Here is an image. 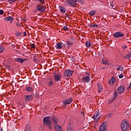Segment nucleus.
I'll return each instance as SVG.
<instances>
[{"mask_svg":"<svg viewBox=\"0 0 131 131\" xmlns=\"http://www.w3.org/2000/svg\"><path fill=\"white\" fill-rule=\"evenodd\" d=\"M77 2L80 3L81 5L84 3V0H66L64 3L66 5H67L68 6L75 8V7L77 6Z\"/></svg>","mask_w":131,"mask_h":131,"instance_id":"f257e3e1","label":"nucleus"},{"mask_svg":"<svg viewBox=\"0 0 131 131\" xmlns=\"http://www.w3.org/2000/svg\"><path fill=\"white\" fill-rule=\"evenodd\" d=\"M43 123L46 126H48L49 129H53V125H52V121L50 119V117H46L43 118Z\"/></svg>","mask_w":131,"mask_h":131,"instance_id":"f03ea898","label":"nucleus"},{"mask_svg":"<svg viewBox=\"0 0 131 131\" xmlns=\"http://www.w3.org/2000/svg\"><path fill=\"white\" fill-rule=\"evenodd\" d=\"M129 129V124L125 120H122L121 124V129L122 131H127Z\"/></svg>","mask_w":131,"mask_h":131,"instance_id":"7ed1b4c3","label":"nucleus"},{"mask_svg":"<svg viewBox=\"0 0 131 131\" xmlns=\"http://www.w3.org/2000/svg\"><path fill=\"white\" fill-rule=\"evenodd\" d=\"M36 9L37 11L40 12V13H43V12L46 11V7L43 6V4H38L36 6Z\"/></svg>","mask_w":131,"mask_h":131,"instance_id":"20e7f679","label":"nucleus"},{"mask_svg":"<svg viewBox=\"0 0 131 131\" xmlns=\"http://www.w3.org/2000/svg\"><path fill=\"white\" fill-rule=\"evenodd\" d=\"M85 75L84 77L82 79L83 82H89L91 80V78L90 77V73L86 72L85 73Z\"/></svg>","mask_w":131,"mask_h":131,"instance_id":"39448f33","label":"nucleus"},{"mask_svg":"<svg viewBox=\"0 0 131 131\" xmlns=\"http://www.w3.org/2000/svg\"><path fill=\"white\" fill-rule=\"evenodd\" d=\"M113 36L115 38H118L119 37H123V36H124V33H123V32H116L113 35Z\"/></svg>","mask_w":131,"mask_h":131,"instance_id":"423d86ee","label":"nucleus"},{"mask_svg":"<svg viewBox=\"0 0 131 131\" xmlns=\"http://www.w3.org/2000/svg\"><path fill=\"white\" fill-rule=\"evenodd\" d=\"M106 123H102L99 128V131H106Z\"/></svg>","mask_w":131,"mask_h":131,"instance_id":"0eeeda50","label":"nucleus"},{"mask_svg":"<svg viewBox=\"0 0 131 131\" xmlns=\"http://www.w3.org/2000/svg\"><path fill=\"white\" fill-rule=\"evenodd\" d=\"M124 90H125V88L123 85H121L118 88L117 92L119 94H122V93H124Z\"/></svg>","mask_w":131,"mask_h":131,"instance_id":"6e6552de","label":"nucleus"},{"mask_svg":"<svg viewBox=\"0 0 131 131\" xmlns=\"http://www.w3.org/2000/svg\"><path fill=\"white\" fill-rule=\"evenodd\" d=\"M73 74V71H71L70 70H67L64 73L65 76H67L68 77L69 76H71V75H72Z\"/></svg>","mask_w":131,"mask_h":131,"instance_id":"1a4fd4ad","label":"nucleus"},{"mask_svg":"<svg viewBox=\"0 0 131 131\" xmlns=\"http://www.w3.org/2000/svg\"><path fill=\"white\" fill-rule=\"evenodd\" d=\"M73 39H71L69 40H68L67 43V48L69 49V48H70V47H71L73 45Z\"/></svg>","mask_w":131,"mask_h":131,"instance_id":"9d476101","label":"nucleus"},{"mask_svg":"<svg viewBox=\"0 0 131 131\" xmlns=\"http://www.w3.org/2000/svg\"><path fill=\"white\" fill-rule=\"evenodd\" d=\"M71 103H72V99L71 98L68 99L63 101V103L64 105H68L71 104Z\"/></svg>","mask_w":131,"mask_h":131,"instance_id":"9b49d317","label":"nucleus"},{"mask_svg":"<svg viewBox=\"0 0 131 131\" xmlns=\"http://www.w3.org/2000/svg\"><path fill=\"white\" fill-rule=\"evenodd\" d=\"M116 82V78H114V77H112V79L110 80L108 82V83L110 84H111V85H113Z\"/></svg>","mask_w":131,"mask_h":131,"instance_id":"f8f14e48","label":"nucleus"},{"mask_svg":"<svg viewBox=\"0 0 131 131\" xmlns=\"http://www.w3.org/2000/svg\"><path fill=\"white\" fill-rule=\"evenodd\" d=\"M52 120L53 124L57 125L59 119L56 117H52Z\"/></svg>","mask_w":131,"mask_h":131,"instance_id":"ddd939ff","label":"nucleus"},{"mask_svg":"<svg viewBox=\"0 0 131 131\" xmlns=\"http://www.w3.org/2000/svg\"><path fill=\"white\" fill-rule=\"evenodd\" d=\"M102 64H104V65H110L111 62L108 61V60L106 58H104L102 59Z\"/></svg>","mask_w":131,"mask_h":131,"instance_id":"4468645a","label":"nucleus"},{"mask_svg":"<svg viewBox=\"0 0 131 131\" xmlns=\"http://www.w3.org/2000/svg\"><path fill=\"white\" fill-rule=\"evenodd\" d=\"M54 78L55 81H59V80L62 78V76H61V75H55L54 76Z\"/></svg>","mask_w":131,"mask_h":131,"instance_id":"2eb2a0df","label":"nucleus"},{"mask_svg":"<svg viewBox=\"0 0 131 131\" xmlns=\"http://www.w3.org/2000/svg\"><path fill=\"white\" fill-rule=\"evenodd\" d=\"M4 20L5 21H10L12 23L14 20V18H13L12 16H9L8 17H5Z\"/></svg>","mask_w":131,"mask_h":131,"instance_id":"dca6fc26","label":"nucleus"},{"mask_svg":"<svg viewBox=\"0 0 131 131\" xmlns=\"http://www.w3.org/2000/svg\"><path fill=\"white\" fill-rule=\"evenodd\" d=\"M26 59H24L23 58H17L16 59H15V61L16 62H19V63H23V62H24L25 61Z\"/></svg>","mask_w":131,"mask_h":131,"instance_id":"f3484780","label":"nucleus"},{"mask_svg":"<svg viewBox=\"0 0 131 131\" xmlns=\"http://www.w3.org/2000/svg\"><path fill=\"white\" fill-rule=\"evenodd\" d=\"M55 129L56 131H62V127L59 125H56L55 126Z\"/></svg>","mask_w":131,"mask_h":131,"instance_id":"a211bd4d","label":"nucleus"},{"mask_svg":"<svg viewBox=\"0 0 131 131\" xmlns=\"http://www.w3.org/2000/svg\"><path fill=\"white\" fill-rule=\"evenodd\" d=\"M31 130V125L27 124L26 126L25 129L24 131H30Z\"/></svg>","mask_w":131,"mask_h":131,"instance_id":"6ab92c4d","label":"nucleus"},{"mask_svg":"<svg viewBox=\"0 0 131 131\" xmlns=\"http://www.w3.org/2000/svg\"><path fill=\"white\" fill-rule=\"evenodd\" d=\"M63 45L62 42H59L56 45V48L58 50H60V49H62V45Z\"/></svg>","mask_w":131,"mask_h":131,"instance_id":"aec40b11","label":"nucleus"},{"mask_svg":"<svg viewBox=\"0 0 131 131\" xmlns=\"http://www.w3.org/2000/svg\"><path fill=\"white\" fill-rule=\"evenodd\" d=\"M97 86L98 88V93H101L103 91V86L99 83L97 84Z\"/></svg>","mask_w":131,"mask_h":131,"instance_id":"412c9836","label":"nucleus"},{"mask_svg":"<svg viewBox=\"0 0 131 131\" xmlns=\"http://www.w3.org/2000/svg\"><path fill=\"white\" fill-rule=\"evenodd\" d=\"M67 131H74V129L71 127V123H69L68 125Z\"/></svg>","mask_w":131,"mask_h":131,"instance_id":"4be33fe9","label":"nucleus"},{"mask_svg":"<svg viewBox=\"0 0 131 131\" xmlns=\"http://www.w3.org/2000/svg\"><path fill=\"white\" fill-rule=\"evenodd\" d=\"M33 96L32 95H27L25 97V99L27 101H29L30 100H32Z\"/></svg>","mask_w":131,"mask_h":131,"instance_id":"5701e85b","label":"nucleus"},{"mask_svg":"<svg viewBox=\"0 0 131 131\" xmlns=\"http://www.w3.org/2000/svg\"><path fill=\"white\" fill-rule=\"evenodd\" d=\"M60 10L61 13H66V9L62 6L60 7Z\"/></svg>","mask_w":131,"mask_h":131,"instance_id":"b1692460","label":"nucleus"},{"mask_svg":"<svg viewBox=\"0 0 131 131\" xmlns=\"http://www.w3.org/2000/svg\"><path fill=\"white\" fill-rule=\"evenodd\" d=\"M90 16H95L96 15V10H92L89 12Z\"/></svg>","mask_w":131,"mask_h":131,"instance_id":"393cba45","label":"nucleus"},{"mask_svg":"<svg viewBox=\"0 0 131 131\" xmlns=\"http://www.w3.org/2000/svg\"><path fill=\"white\" fill-rule=\"evenodd\" d=\"M99 115H100V113H99L98 112H97L96 114L93 116V118L94 120H96V119L98 118V117L99 116Z\"/></svg>","mask_w":131,"mask_h":131,"instance_id":"a878e982","label":"nucleus"},{"mask_svg":"<svg viewBox=\"0 0 131 131\" xmlns=\"http://www.w3.org/2000/svg\"><path fill=\"white\" fill-rule=\"evenodd\" d=\"M118 96V93H117V91H114V100H115L116 98H117V96Z\"/></svg>","mask_w":131,"mask_h":131,"instance_id":"bb28decb","label":"nucleus"},{"mask_svg":"<svg viewBox=\"0 0 131 131\" xmlns=\"http://www.w3.org/2000/svg\"><path fill=\"white\" fill-rule=\"evenodd\" d=\"M26 90L28 92H32V91H33V89H32V88H31L30 86H27L26 88Z\"/></svg>","mask_w":131,"mask_h":131,"instance_id":"cd10ccee","label":"nucleus"},{"mask_svg":"<svg viewBox=\"0 0 131 131\" xmlns=\"http://www.w3.org/2000/svg\"><path fill=\"white\" fill-rule=\"evenodd\" d=\"M32 1H34V2H39L40 4H42V5H43V4L46 3V1L45 0H32Z\"/></svg>","mask_w":131,"mask_h":131,"instance_id":"c85d7f7f","label":"nucleus"},{"mask_svg":"<svg viewBox=\"0 0 131 131\" xmlns=\"http://www.w3.org/2000/svg\"><path fill=\"white\" fill-rule=\"evenodd\" d=\"M85 46L86 47V48H90V47H91V46H92V45L91 44V42L90 41H86L85 43Z\"/></svg>","mask_w":131,"mask_h":131,"instance_id":"c756f323","label":"nucleus"},{"mask_svg":"<svg viewBox=\"0 0 131 131\" xmlns=\"http://www.w3.org/2000/svg\"><path fill=\"white\" fill-rule=\"evenodd\" d=\"M131 58V53H129V54H127L125 56V59H130Z\"/></svg>","mask_w":131,"mask_h":131,"instance_id":"7c9ffc66","label":"nucleus"},{"mask_svg":"<svg viewBox=\"0 0 131 131\" xmlns=\"http://www.w3.org/2000/svg\"><path fill=\"white\" fill-rule=\"evenodd\" d=\"M4 51H5V48L0 45V53H3Z\"/></svg>","mask_w":131,"mask_h":131,"instance_id":"2f4dec72","label":"nucleus"},{"mask_svg":"<svg viewBox=\"0 0 131 131\" xmlns=\"http://www.w3.org/2000/svg\"><path fill=\"white\" fill-rule=\"evenodd\" d=\"M117 70L118 71H122V70H123V68L121 66H119L117 69Z\"/></svg>","mask_w":131,"mask_h":131,"instance_id":"473e14b6","label":"nucleus"},{"mask_svg":"<svg viewBox=\"0 0 131 131\" xmlns=\"http://www.w3.org/2000/svg\"><path fill=\"white\" fill-rule=\"evenodd\" d=\"M90 27H95V28H98V26L97 25H96V24H94L93 25H91Z\"/></svg>","mask_w":131,"mask_h":131,"instance_id":"72a5a7b5","label":"nucleus"},{"mask_svg":"<svg viewBox=\"0 0 131 131\" xmlns=\"http://www.w3.org/2000/svg\"><path fill=\"white\" fill-rule=\"evenodd\" d=\"M54 84V82L53 81H50L48 83V86H52Z\"/></svg>","mask_w":131,"mask_h":131,"instance_id":"f704fd0d","label":"nucleus"},{"mask_svg":"<svg viewBox=\"0 0 131 131\" xmlns=\"http://www.w3.org/2000/svg\"><path fill=\"white\" fill-rule=\"evenodd\" d=\"M15 35H16V36H18V37H19L21 35V33L17 32L15 33Z\"/></svg>","mask_w":131,"mask_h":131,"instance_id":"c9c22d12","label":"nucleus"},{"mask_svg":"<svg viewBox=\"0 0 131 131\" xmlns=\"http://www.w3.org/2000/svg\"><path fill=\"white\" fill-rule=\"evenodd\" d=\"M9 4H12L14 3V0H6Z\"/></svg>","mask_w":131,"mask_h":131,"instance_id":"e433bc0d","label":"nucleus"},{"mask_svg":"<svg viewBox=\"0 0 131 131\" xmlns=\"http://www.w3.org/2000/svg\"><path fill=\"white\" fill-rule=\"evenodd\" d=\"M31 49L35 48V44H33V43L31 44Z\"/></svg>","mask_w":131,"mask_h":131,"instance_id":"4c0bfd02","label":"nucleus"},{"mask_svg":"<svg viewBox=\"0 0 131 131\" xmlns=\"http://www.w3.org/2000/svg\"><path fill=\"white\" fill-rule=\"evenodd\" d=\"M112 115H113V113H110V114H107L108 118H110V117H111L112 116Z\"/></svg>","mask_w":131,"mask_h":131,"instance_id":"58836bf2","label":"nucleus"},{"mask_svg":"<svg viewBox=\"0 0 131 131\" xmlns=\"http://www.w3.org/2000/svg\"><path fill=\"white\" fill-rule=\"evenodd\" d=\"M122 49H123V50H125V49H127V46L126 45L124 46H122Z\"/></svg>","mask_w":131,"mask_h":131,"instance_id":"ea45409f","label":"nucleus"},{"mask_svg":"<svg viewBox=\"0 0 131 131\" xmlns=\"http://www.w3.org/2000/svg\"><path fill=\"white\" fill-rule=\"evenodd\" d=\"M63 29H64V30H65V31L68 30V27H67V26H64L63 27Z\"/></svg>","mask_w":131,"mask_h":131,"instance_id":"a19ab883","label":"nucleus"},{"mask_svg":"<svg viewBox=\"0 0 131 131\" xmlns=\"http://www.w3.org/2000/svg\"><path fill=\"white\" fill-rule=\"evenodd\" d=\"M123 77V74H121L119 75V78H122Z\"/></svg>","mask_w":131,"mask_h":131,"instance_id":"79ce46f5","label":"nucleus"},{"mask_svg":"<svg viewBox=\"0 0 131 131\" xmlns=\"http://www.w3.org/2000/svg\"><path fill=\"white\" fill-rule=\"evenodd\" d=\"M4 14V10H0V15H3Z\"/></svg>","mask_w":131,"mask_h":131,"instance_id":"37998d69","label":"nucleus"},{"mask_svg":"<svg viewBox=\"0 0 131 131\" xmlns=\"http://www.w3.org/2000/svg\"><path fill=\"white\" fill-rule=\"evenodd\" d=\"M26 35H27V34L26 33V32H24L23 36H26Z\"/></svg>","mask_w":131,"mask_h":131,"instance_id":"c03bdc74","label":"nucleus"},{"mask_svg":"<svg viewBox=\"0 0 131 131\" xmlns=\"http://www.w3.org/2000/svg\"><path fill=\"white\" fill-rule=\"evenodd\" d=\"M101 69H107V67H104L101 68Z\"/></svg>","mask_w":131,"mask_h":131,"instance_id":"a18cd8bd","label":"nucleus"},{"mask_svg":"<svg viewBox=\"0 0 131 131\" xmlns=\"http://www.w3.org/2000/svg\"><path fill=\"white\" fill-rule=\"evenodd\" d=\"M37 11H38L37 9H36V10H34L33 12H34V13H36L37 12Z\"/></svg>","mask_w":131,"mask_h":131,"instance_id":"49530a36","label":"nucleus"},{"mask_svg":"<svg viewBox=\"0 0 131 131\" xmlns=\"http://www.w3.org/2000/svg\"><path fill=\"white\" fill-rule=\"evenodd\" d=\"M16 25H17V26H21V25L19 24H17Z\"/></svg>","mask_w":131,"mask_h":131,"instance_id":"de8ad7c7","label":"nucleus"},{"mask_svg":"<svg viewBox=\"0 0 131 131\" xmlns=\"http://www.w3.org/2000/svg\"><path fill=\"white\" fill-rule=\"evenodd\" d=\"M81 114H82V116H84V114H83V112H81Z\"/></svg>","mask_w":131,"mask_h":131,"instance_id":"09e8293b","label":"nucleus"},{"mask_svg":"<svg viewBox=\"0 0 131 131\" xmlns=\"http://www.w3.org/2000/svg\"><path fill=\"white\" fill-rule=\"evenodd\" d=\"M124 39V38H122L121 40H123Z\"/></svg>","mask_w":131,"mask_h":131,"instance_id":"8fccbe9b","label":"nucleus"},{"mask_svg":"<svg viewBox=\"0 0 131 131\" xmlns=\"http://www.w3.org/2000/svg\"><path fill=\"white\" fill-rule=\"evenodd\" d=\"M20 1H23V0H20Z\"/></svg>","mask_w":131,"mask_h":131,"instance_id":"3c124183","label":"nucleus"}]
</instances>
